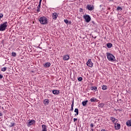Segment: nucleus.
Listing matches in <instances>:
<instances>
[{
    "label": "nucleus",
    "mask_w": 131,
    "mask_h": 131,
    "mask_svg": "<svg viewBox=\"0 0 131 131\" xmlns=\"http://www.w3.org/2000/svg\"><path fill=\"white\" fill-rule=\"evenodd\" d=\"M39 21L40 24H42V25H45L48 24V18L45 16L40 17L39 18Z\"/></svg>",
    "instance_id": "obj_1"
},
{
    "label": "nucleus",
    "mask_w": 131,
    "mask_h": 131,
    "mask_svg": "<svg viewBox=\"0 0 131 131\" xmlns=\"http://www.w3.org/2000/svg\"><path fill=\"white\" fill-rule=\"evenodd\" d=\"M106 56L108 61H110L111 62H114V61H115V56L112 54L106 53Z\"/></svg>",
    "instance_id": "obj_2"
},
{
    "label": "nucleus",
    "mask_w": 131,
    "mask_h": 131,
    "mask_svg": "<svg viewBox=\"0 0 131 131\" xmlns=\"http://www.w3.org/2000/svg\"><path fill=\"white\" fill-rule=\"evenodd\" d=\"M8 27V22L5 21L3 24H0V31H5Z\"/></svg>",
    "instance_id": "obj_3"
},
{
    "label": "nucleus",
    "mask_w": 131,
    "mask_h": 131,
    "mask_svg": "<svg viewBox=\"0 0 131 131\" xmlns=\"http://www.w3.org/2000/svg\"><path fill=\"white\" fill-rule=\"evenodd\" d=\"M86 65L89 67H91V68L93 67L94 63H93V62H92V59H89L88 60V61L86 62Z\"/></svg>",
    "instance_id": "obj_4"
},
{
    "label": "nucleus",
    "mask_w": 131,
    "mask_h": 131,
    "mask_svg": "<svg viewBox=\"0 0 131 131\" xmlns=\"http://www.w3.org/2000/svg\"><path fill=\"white\" fill-rule=\"evenodd\" d=\"M83 18L85 19V21L87 23H89V22L91 21V16H90L89 15H84Z\"/></svg>",
    "instance_id": "obj_5"
},
{
    "label": "nucleus",
    "mask_w": 131,
    "mask_h": 131,
    "mask_svg": "<svg viewBox=\"0 0 131 131\" xmlns=\"http://www.w3.org/2000/svg\"><path fill=\"white\" fill-rule=\"evenodd\" d=\"M58 17V13L54 12L52 14V18L53 20H57Z\"/></svg>",
    "instance_id": "obj_6"
},
{
    "label": "nucleus",
    "mask_w": 131,
    "mask_h": 131,
    "mask_svg": "<svg viewBox=\"0 0 131 131\" xmlns=\"http://www.w3.org/2000/svg\"><path fill=\"white\" fill-rule=\"evenodd\" d=\"M121 127L120 126V124L117 123H115V129H116L117 130H118V129H119Z\"/></svg>",
    "instance_id": "obj_7"
},
{
    "label": "nucleus",
    "mask_w": 131,
    "mask_h": 131,
    "mask_svg": "<svg viewBox=\"0 0 131 131\" xmlns=\"http://www.w3.org/2000/svg\"><path fill=\"white\" fill-rule=\"evenodd\" d=\"M111 119L112 122H113V123H116L117 122H118V120L113 117H111Z\"/></svg>",
    "instance_id": "obj_8"
},
{
    "label": "nucleus",
    "mask_w": 131,
    "mask_h": 131,
    "mask_svg": "<svg viewBox=\"0 0 131 131\" xmlns=\"http://www.w3.org/2000/svg\"><path fill=\"white\" fill-rule=\"evenodd\" d=\"M44 67H46V68H49L51 66V62H47L45 64H43Z\"/></svg>",
    "instance_id": "obj_9"
},
{
    "label": "nucleus",
    "mask_w": 131,
    "mask_h": 131,
    "mask_svg": "<svg viewBox=\"0 0 131 131\" xmlns=\"http://www.w3.org/2000/svg\"><path fill=\"white\" fill-rule=\"evenodd\" d=\"M52 93L53 95H59V94H60V91L53 90Z\"/></svg>",
    "instance_id": "obj_10"
},
{
    "label": "nucleus",
    "mask_w": 131,
    "mask_h": 131,
    "mask_svg": "<svg viewBox=\"0 0 131 131\" xmlns=\"http://www.w3.org/2000/svg\"><path fill=\"white\" fill-rule=\"evenodd\" d=\"M49 103H50V101L49 100V99H46L44 100V101H43V104H44L45 105H48V104H49Z\"/></svg>",
    "instance_id": "obj_11"
},
{
    "label": "nucleus",
    "mask_w": 131,
    "mask_h": 131,
    "mask_svg": "<svg viewBox=\"0 0 131 131\" xmlns=\"http://www.w3.org/2000/svg\"><path fill=\"white\" fill-rule=\"evenodd\" d=\"M35 123V120H31L29 122V125H32V124H34Z\"/></svg>",
    "instance_id": "obj_12"
},
{
    "label": "nucleus",
    "mask_w": 131,
    "mask_h": 131,
    "mask_svg": "<svg viewBox=\"0 0 131 131\" xmlns=\"http://www.w3.org/2000/svg\"><path fill=\"white\" fill-rule=\"evenodd\" d=\"M42 131H48L47 130V125L45 124L42 125Z\"/></svg>",
    "instance_id": "obj_13"
},
{
    "label": "nucleus",
    "mask_w": 131,
    "mask_h": 131,
    "mask_svg": "<svg viewBox=\"0 0 131 131\" xmlns=\"http://www.w3.org/2000/svg\"><path fill=\"white\" fill-rule=\"evenodd\" d=\"M70 57H69V55H66L63 56V60H66V61H68V60H69V58Z\"/></svg>",
    "instance_id": "obj_14"
},
{
    "label": "nucleus",
    "mask_w": 131,
    "mask_h": 131,
    "mask_svg": "<svg viewBox=\"0 0 131 131\" xmlns=\"http://www.w3.org/2000/svg\"><path fill=\"white\" fill-rule=\"evenodd\" d=\"M87 8L89 11H93L94 10V7L92 5H88Z\"/></svg>",
    "instance_id": "obj_15"
},
{
    "label": "nucleus",
    "mask_w": 131,
    "mask_h": 131,
    "mask_svg": "<svg viewBox=\"0 0 131 131\" xmlns=\"http://www.w3.org/2000/svg\"><path fill=\"white\" fill-rule=\"evenodd\" d=\"M126 124L127 125V126H131V120H128L126 123Z\"/></svg>",
    "instance_id": "obj_16"
},
{
    "label": "nucleus",
    "mask_w": 131,
    "mask_h": 131,
    "mask_svg": "<svg viewBox=\"0 0 131 131\" xmlns=\"http://www.w3.org/2000/svg\"><path fill=\"white\" fill-rule=\"evenodd\" d=\"M88 102L89 101L88 100L82 101V106H86Z\"/></svg>",
    "instance_id": "obj_17"
},
{
    "label": "nucleus",
    "mask_w": 131,
    "mask_h": 131,
    "mask_svg": "<svg viewBox=\"0 0 131 131\" xmlns=\"http://www.w3.org/2000/svg\"><path fill=\"white\" fill-rule=\"evenodd\" d=\"M107 85H103L102 86V90H103V91H106V90H107Z\"/></svg>",
    "instance_id": "obj_18"
},
{
    "label": "nucleus",
    "mask_w": 131,
    "mask_h": 131,
    "mask_svg": "<svg viewBox=\"0 0 131 131\" xmlns=\"http://www.w3.org/2000/svg\"><path fill=\"white\" fill-rule=\"evenodd\" d=\"M74 112L76 114H75V116L78 115V108H75L74 110Z\"/></svg>",
    "instance_id": "obj_19"
},
{
    "label": "nucleus",
    "mask_w": 131,
    "mask_h": 131,
    "mask_svg": "<svg viewBox=\"0 0 131 131\" xmlns=\"http://www.w3.org/2000/svg\"><path fill=\"white\" fill-rule=\"evenodd\" d=\"M106 46L108 49H110L111 48H112V43H108L106 44Z\"/></svg>",
    "instance_id": "obj_20"
},
{
    "label": "nucleus",
    "mask_w": 131,
    "mask_h": 131,
    "mask_svg": "<svg viewBox=\"0 0 131 131\" xmlns=\"http://www.w3.org/2000/svg\"><path fill=\"white\" fill-rule=\"evenodd\" d=\"M91 102H96L97 101V98H95L94 97H93L92 98L90 99Z\"/></svg>",
    "instance_id": "obj_21"
},
{
    "label": "nucleus",
    "mask_w": 131,
    "mask_h": 131,
    "mask_svg": "<svg viewBox=\"0 0 131 131\" xmlns=\"http://www.w3.org/2000/svg\"><path fill=\"white\" fill-rule=\"evenodd\" d=\"M104 106H105V104H104V103H100L98 105V107H100V108H103V107H104Z\"/></svg>",
    "instance_id": "obj_22"
},
{
    "label": "nucleus",
    "mask_w": 131,
    "mask_h": 131,
    "mask_svg": "<svg viewBox=\"0 0 131 131\" xmlns=\"http://www.w3.org/2000/svg\"><path fill=\"white\" fill-rule=\"evenodd\" d=\"M37 12H38V13L39 12H40V5H38L37 9Z\"/></svg>",
    "instance_id": "obj_23"
},
{
    "label": "nucleus",
    "mask_w": 131,
    "mask_h": 131,
    "mask_svg": "<svg viewBox=\"0 0 131 131\" xmlns=\"http://www.w3.org/2000/svg\"><path fill=\"white\" fill-rule=\"evenodd\" d=\"M117 11H122V8L121 7H118L117 8Z\"/></svg>",
    "instance_id": "obj_24"
},
{
    "label": "nucleus",
    "mask_w": 131,
    "mask_h": 131,
    "mask_svg": "<svg viewBox=\"0 0 131 131\" xmlns=\"http://www.w3.org/2000/svg\"><path fill=\"white\" fill-rule=\"evenodd\" d=\"M2 71H3V72H5V71H6V70H7V67H4L2 68L1 69Z\"/></svg>",
    "instance_id": "obj_25"
},
{
    "label": "nucleus",
    "mask_w": 131,
    "mask_h": 131,
    "mask_svg": "<svg viewBox=\"0 0 131 131\" xmlns=\"http://www.w3.org/2000/svg\"><path fill=\"white\" fill-rule=\"evenodd\" d=\"M78 81H82V77H79V78H78Z\"/></svg>",
    "instance_id": "obj_26"
},
{
    "label": "nucleus",
    "mask_w": 131,
    "mask_h": 131,
    "mask_svg": "<svg viewBox=\"0 0 131 131\" xmlns=\"http://www.w3.org/2000/svg\"><path fill=\"white\" fill-rule=\"evenodd\" d=\"M91 90H94V91H96L97 90V87H96V86H92V87H91Z\"/></svg>",
    "instance_id": "obj_27"
},
{
    "label": "nucleus",
    "mask_w": 131,
    "mask_h": 131,
    "mask_svg": "<svg viewBox=\"0 0 131 131\" xmlns=\"http://www.w3.org/2000/svg\"><path fill=\"white\" fill-rule=\"evenodd\" d=\"M12 57H16V53L14 52H12Z\"/></svg>",
    "instance_id": "obj_28"
},
{
    "label": "nucleus",
    "mask_w": 131,
    "mask_h": 131,
    "mask_svg": "<svg viewBox=\"0 0 131 131\" xmlns=\"http://www.w3.org/2000/svg\"><path fill=\"white\" fill-rule=\"evenodd\" d=\"M14 125H15V123H11V124L9 125V126L10 127H12V126H14Z\"/></svg>",
    "instance_id": "obj_29"
},
{
    "label": "nucleus",
    "mask_w": 131,
    "mask_h": 131,
    "mask_svg": "<svg viewBox=\"0 0 131 131\" xmlns=\"http://www.w3.org/2000/svg\"><path fill=\"white\" fill-rule=\"evenodd\" d=\"M64 22L66 24H68V20L67 19H64Z\"/></svg>",
    "instance_id": "obj_30"
},
{
    "label": "nucleus",
    "mask_w": 131,
    "mask_h": 131,
    "mask_svg": "<svg viewBox=\"0 0 131 131\" xmlns=\"http://www.w3.org/2000/svg\"><path fill=\"white\" fill-rule=\"evenodd\" d=\"M74 106V100H73L72 104L71 105V107H73Z\"/></svg>",
    "instance_id": "obj_31"
},
{
    "label": "nucleus",
    "mask_w": 131,
    "mask_h": 131,
    "mask_svg": "<svg viewBox=\"0 0 131 131\" xmlns=\"http://www.w3.org/2000/svg\"><path fill=\"white\" fill-rule=\"evenodd\" d=\"M3 17H4V14H3L2 13H0V20L1 18H3Z\"/></svg>",
    "instance_id": "obj_32"
},
{
    "label": "nucleus",
    "mask_w": 131,
    "mask_h": 131,
    "mask_svg": "<svg viewBox=\"0 0 131 131\" xmlns=\"http://www.w3.org/2000/svg\"><path fill=\"white\" fill-rule=\"evenodd\" d=\"M39 6H41V0H40L39 1Z\"/></svg>",
    "instance_id": "obj_33"
},
{
    "label": "nucleus",
    "mask_w": 131,
    "mask_h": 131,
    "mask_svg": "<svg viewBox=\"0 0 131 131\" xmlns=\"http://www.w3.org/2000/svg\"><path fill=\"white\" fill-rule=\"evenodd\" d=\"M90 126H91V127H94V124L93 123H91L90 124Z\"/></svg>",
    "instance_id": "obj_34"
},
{
    "label": "nucleus",
    "mask_w": 131,
    "mask_h": 131,
    "mask_svg": "<svg viewBox=\"0 0 131 131\" xmlns=\"http://www.w3.org/2000/svg\"><path fill=\"white\" fill-rule=\"evenodd\" d=\"M3 75L0 74V79H2V78H3Z\"/></svg>",
    "instance_id": "obj_35"
},
{
    "label": "nucleus",
    "mask_w": 131,
    "mask_h": 131,
    "mask_svg": "<svg viewBox=\"0 0 131 131\" xmlns=\"http://www.w3.org/2000/svg\"><path fill=\"white\" fill-rule=\"evenodd\" d=\"M75 121H77V118H74V122H75Z\"/></svg>",
    "instance_id": "obj_36"
},
{
    "label": "nucleus",
    "mask_w": 131,
    "mask_h": 131,
    "mask_svg": "<svg viewBox=\"0 0 131 131\" xmlns=\"http://www.w3.org/2000/svg\"><path fill=\"white\" fill-rule=\"evenodd\" d=\"M70 111H73V107H71V108L70 110Z\"/></svg>",
    "instance_id": "obj_37"
},
{
    "label": "nucleus",
    "mask_w": 131,
    "mask_h": 131,
    "mask_svg": "<svg viewBox=\"0 0 131 131\" xmlns=\"http://www.w3.org/2000/svg\"><path fill=\"white\" fill-rule=\"evenodd\" d=\"M1 116H3V114L2 113V112H0V117Z\"/></svg>",
    "instance_id": "obj_38"
},
{
    "label": "nucleus",
    "mask_w": 131,
    "mask_h": 131,
    "mask_svg": "<svg viewBox=\"0 0 131 131\" xmlns=\"http://www.w3.org/2000/svg\"><path fill=\"white\" fill-rule=\"evenodd\" d=\"M101 131H106V129H101Z\"/></svg>",
    "instance_id": "obj_39"
},
{
    "label": "nucleus",
    "mask_w": 131,
    "mask_h": 131,
    "mask_svg": "<svg viewBox=\"0 0 131 131\" xmlns=\"http://www.w3.org/2000/svg\"><path fill=\"white\" fill-rule=\"evenodd\" d=\"M100 8H102V5H100Z\"/></svg>",
    "instance_id": "obj_40"
},
{
    "label": "nucleus",
    "mask_w": 131,
    "mask_h": 131,
    "mask_svg": "<svg viewBox=\"0 0 131 131\" xmlns=\"http://www.w3.org/2000/svg\"><path fill=\"white\" fill-rule=\"evenodd\" d=\"M92 131H94V129H92Z\"/></svg>",
    "instance_id": "obj_41"
},
{
    "label": "nucleus",
    "mask_w": 131,
    "mask_h": 131,
    "mask_svg": "<svg viewBox=\"0 0 131 131\" xmlns=\"http://www.w3.org/2000/svg\"><path fill=\"white\" fill-rule=\"evenodd\" d=\"M2 109H4V107H2Z\"/></svg>",
    "instance_id": "obj_42"
},
{
    "label": "nucleus",
    "mask_w": 131,
    "mask_h": 131,
    "mask_svg": "<svg viewBox=\"0 0 131 131\" xmlns=\"http://www.w3.org/2000/svg\"><path fill=\"white\" fill-rule=\"evenodd\" d=\"M0 95H1V93H0Z\"/></svg>",
    "instance_id": "obj_43"
}]
</instances>
